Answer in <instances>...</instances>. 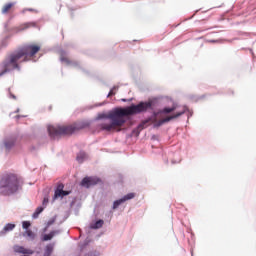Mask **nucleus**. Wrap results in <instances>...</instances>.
I'll return each mask as SVG.
<instances>
[{"instance_id": "20e7f679", "label": "nucleus", "mask_w": 256, "mask_h": 256, "mask_svg": "<svg viewBox=\"0 0 256 256\" xmlns=\"http://www.w3.org/2000/svg\"><path fill=\"white\" fill-rule=\"evenodd\" d=\"M87 127H89V123L87 122H78L63 126H48V133L49 137L55 140L61 139V137H65L67 135H73V133H77V131H81V129H85Z\"/></svg>"}, {"instance_id": "2eb2a0df", "label": "nucleus", "mask_w": 256, "mask_h": 256, "mask_svg": "<svg viewBox=\"0 0 256 256\" xmlns=\"http://www.w3.org/2000/svg\"><path fill=\"white\" fill-rule=\"evenodd\" d=\"M53 244H48L46 246L45 252H44V256H51V254L53 253Z\"/></svg>"}, {"instance_id": "f03ea898", "label": "nucleus", "mask_w": 256, "mask_h": 256, "mask_svg": "<svg viewBox=\"0 0 256 256\" xmlns=\"http://www.w3.org/2000/svg\"><path fill=\"white\" fill-rule=\"evenodd\" d=\"M41 51L39 44H26L9 54L0 64V76L11 71H21L20 63L35 61V54Z\"/></svg>"}, {"instance_id": "dca6fc26", "label": "nucleus", "mask_w": 256, "mask_h": 256, "mask_svg": "<svg viewBox=\"0 0 256 256\" xmlns=\"http://www.w3.org/2000/svg\"><path fill=\"white\" fill-rule=\"evenodd\" d=\"M44 209L45 208H43L41 206L36 208L35 212L32 215L33 219H37V217H39V215H41V213H43Z\"/></svg>"}, {"instance_id": "393cba45", "label": "nucleus", "mask_w": 256, "mask_h": 256, "mask_svg": "<svg viewBox=\"0 0 256 256\" xmlns=\"http://www.w3.org/2000/svg\"><path fill=\"white\" fill-rule=\"evenodd\" d=\"M12 98L15 99V95H12Z\"/></svg>"}, {"instance_id": "423d86ee", "label": "nucleus", "mask_w": 256, "mask_h": 256, "mask_svg": "<svg viewBox=\"0 0 256 256\" xmlns=\"http://www.w3.org/2000/svg\"><path fill=\"white\" fill-rule=\"evenodd\" d=\"M98 183H101V179L97 177H85L82 179L80 185L81 187H86V189H89V187H93Z\"/></svg>"}, {"instance_id": "7ed1b4c3", "label": "nucleus", "mask_w": 256, "mask_h": 256, "mask_svg": "<svg viewBox=\"0 0 256 256\" xmlns=\"http://www.w3.org/2000/svg\"><path fill=\"white\" fill-rule=\"evenodd\" d=\"M177 109V106H172L171 108H164L158 112H154L153 116L144 120L140 125L137 127V135L145 129V127H149V125H154V127H161V125H165V123H169V121H173V119H178V117H181V115H185V112L187 111V106L183 107V110L172 115L167 116L165 115L169 113H173ZM165 117V118H164Z\"/></svg>"}, {"instance_id": "1a4fd4ad", "label": "nucleus", "mask_w": 256, "mask_h": 256, "mask_svg": "<svg viewBox=\"0 0 256 256\" xmlns=\"http://www.w3.org/2000/svg\"><path fill=\"white\" fill-rule=\"evenodd\" d=\"M14 251L15 253H22V255H33V253H35V251L27 249L23 246H14Z\"/></svg>"}, {"instance_id": "412c9836", "label": "nucleus", "mask_w": 256, "mask_h": 256, "mask_svg": "<svg viewBox=\"0 0 256 256\" xmlns=\"http://www.w3.org/2000/svg\"><path fill=\"white\" fill-rule=\"evenodd\" d=\"M22 227H23V229H28V228H30V227H31V222H29V221H24V222L22 223Z\"/></svg>"}, {"instance_id": "39448f33", "label": "nucleus", "mask_w": 256, "mask_h": 256, "mask_svg": "<svg viewBox=\"0 0 256 256\" xmlns=\"http://www.w3.org/2000/svg\"><path fill=\"white\" fill-rule=\"evenodd\" d=\"M23 185V179L17 176V174H6L0 181V193L2 195H13L21 189Z\"/></svg>"}, {"instance_id": "f257e3e1", "label": "nucleus", "mask_w": 256, "mask_h": 256, "mask_svg": "<svg viewBox=\"0 0 256 256\" xmlns=\"http://www.w3.org/2000/svg\"><path fill=\"white\" fill-rule=\"evenodd\" d=\"M153 107V101L140 102L138 105H131L127 108H116L114 111L106 113H100L96 119H108L98 124L99 131H106V133H113L115 131H121L120 127L125 125V117L129 115H137L143 113Z\"/></svg>"}, {"instance_id": "6e6552de", "label": "nucleus", "mask_w": 256, "mask_h": 256, "mask_svg": "<svg viewBox=\"0 0 256 256\" xmlns=\"http://www.w3.org/2000/svg\"><path fill=\"white\" fill-rule=\"evenodd\" d=\"M65 185L63 183L58 184L55 193L54 199H59V197H66V195H71V191H65Z\"/></svg>"}, {"instance_id": "b1692460", "label": "nucleus", "mask_w": 256, "mask_h": 256, "mask_svg": "<svg viewBox=\"0 0 256 256\" xmlns=\"http://www.w3.org/2000/svg\"><path fill=\"white\" fill-rule=\"evenodd\" d=\"M111 95H113V91L109 92L108 97H111Z\"/></svg>"}, {"instance_id": "f8f14e48", "label": "nucleus", "mask_w": 256, "mask_h": 256, "mask_svg": "<svg viewBox=\"0 0 256 256\" xmlns=\"http://www.w3.org/2000/svg\"><path fill=\"white\" fill-rule=\"evenodd\" d=\"M60 61L62 63H65L66 65H71V60L69 59V57L67 56V53L65 52H61L60 53Z\"/></svg>"}, {"instance_id": "4be33fe9", "label": "nucleus", "mask_w": 256, "mask_h": 256, "mask_svg": "<svg viewBox=\"0 0 256 256\" xmlns=\"http://www.w3.org/2000/svg\"><path fill=\"white\" fill-rule=\"evenodd\" d=\"M27 11H30V13H35V9H33V8H24L22 10V13H27Z\"/></svg>"}, {"instance_id": "5701e85b", "label": "nucleus", "mask_w": 256, "mask_h": 256, "mask_svg": "<svg viewBox=\"0 0 256 256\" xmlns=\"http://www.w3.org/2000/svg\"><path fill=\"white\" fill-rule=\"evenodd\" d=\"M49 203V198L45 197L43 199L42 205H44V207H47V204Z\"/></svg>"}, {"instance_id": "9b49d317", "label": "nucleus", "mask_w": 256, "mask_h": 256, "mask_svg": "<svg viewBox=\"0 0 256 256\" xmlns=\"http://www.w3.org/2000/svg\"><path fill=\"white\" fill-rule=\"evenodd\" d=\"M15 229V224L8 223L4 226L3 230L0 232V235H5L9 233V231H13Z\"/></svg>"}, {"instance_id": "6ab92c4d", "label": "nucleus", "mask_w": 256, "mask_h": 256, "mask_svg": "<svg viewBox=\"0 0 256 256\" xmlns=\"http://www.w3.org/2000/svg\"><path fill=\"white\" fill-rule=\"evenodd\" d=\"M22 29H29L30 27H37L35 22H27L21 25Z\"/></svg>"}, {"instance_id": "4468645a", "label": "nucleus", "mask_w": 256, "mask_h": 256, "mask_svg": "<svg viewBox=\"0 0 256 256\" xmlns=\"http://www.w3.org/2000/svg\"><path fill=\"white\" fill-rule=\"evenodd\" d=\"M103 220H98L94 224L90 225V229H101L103 227Z\"/></svg>"}, {"instance_id": "ddd939ff", "label": "nucleus", "mask_w": 256, "mask_h": 256, "mask_svg": "<svg viewBox=\"0 0 256 256\" xmlns=\"http://www.w3.org/2000/svg\"><path fill=\"white\" fill-rule=\"evenodd\" d=\"M77 162L78 163H83V161H85V159H87V154L85 152H80L77 157Z\"/></svg>"}, {"instance_id": "9d476101", "label": "nucleus", "mask_w": 256, "mask_h": 256, "mask_svg": "<svg viewBox=\"0 0 256 256\" xmlns=\"http://www.w3.org/2000/svg\"><path fill=\"white\" fill-rule=\"evenodd\" d=\"M12 7H15V2H10V3L4 4V6L2 7V14L7 15V13H9V11H11Z\"/></svg>"}, {"instance_id": "aec40b11", "label": "nucleus", "mask_w": 256, "mask_h": 256, "mask_svg": "<svg viewBox=\"0 0 256 256\" xmlns=\"http://www.w3.org/2000/svg\"><path fill=\"white\" fill-rule=\"evenodd\" d=\"M29 237V239H31L33 241V239H35V233L32 230H26V232L24 233V237Z\"/></svg>"}, {"instance_id": "a211bd4d", "label": "nucleus", "mask_w": 256, "mask_h": 256, "mask_svg": "<svg viewBox=\"0 0 256 256\" xmlns=\"http://www.w3.org/2000/svg\"><path fill=\"white\" fill-rule=\"evenodd\" d=\"M6 149H11L15 145V140L10 139L4 142Z\"/></svg>"}, {"instance_id": "f3484780", "label": "nucleus", "mask_w": 256, "mask_h": 256, "mask_svg": "<svg viewBox=\"0 0 256 256\" xmlns=\"http://www.w3.org/2000/svg\"><path fill=\"white\" fill-rule=\"evenodd\" d=\"M55 233V231H52L49 234H45L42 241H51V239L55 237Z\"/></svg>"}, {"instance_id": "0eeeda50", "label": "nucleus", "mask_w": 256, "mask_h": 256, "mask_svg": "<svg viewBox=\"0 0 256 256\" xmlns=\"http://www.w3.org/2000/svg\"><path fill=\"white\" fill-rule=\"evenodd\" d=\"M130 199H135V193H128L126 194L124 197H122L121 199H118L116 201H114L112 209H118L119 205H123V203H125V201H130Z\"/></svg>"}]
</instances>
